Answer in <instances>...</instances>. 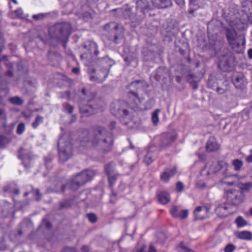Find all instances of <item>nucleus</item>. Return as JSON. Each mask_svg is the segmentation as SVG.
Listing matches in <instances>:
<instances>
[{
	"label": "nucleus",
	"instance_id": "1",
	"mask_svg": "<svg viewBox=\"0 0 252 252\" xmlns=\"http://www.w3.org/2000/svg\"><path fill=\"white\" fill-rule=\"evenodd\" d=\"M80 142L83 147L92 146L97 150L107 152L112 149L113 138L112 133L105 128L96 126L94 127L91 136L88 130H84L83 136L80 137Z\"/></svg>",
	"mask_w": 252,
	"mask_h": 252
},
{
	"label": "nucleus",
	"instance_id": "2",
	"mask_svg": "<svg viewBox=\"0 0 252 252\" xmlns=\"http://www.w3.org/2000/svg\"><path fill=\"white\" fill-rule=\"evenodd\" d=\"M94 95L85 88L78 92L77 97L80 100L79 111L85 117L90 116L101 110L102 101L96 98H92Z\"/></svg>",
	"mask_w": 252,
	"mask_h": 252
},
{
	"label": "nucleus",
	"instance_id": "3",
	"mask_svg": "<svg viewBox=\"0 0 252 252\" xmlns=\"http://www.w3.org/2000/svg\"><path fill=\"white\" fill-rule=\"evenodd\" d=\"M72 27L68 22L58 23L49 28L50 37L62 44L65 48L66 44L71 34Z\"/></svg>",
	"mask_w": 252,
	"mask_h": 252
},
{
	"label": "nucleus",
	"instance_id": "4",
	"mask_svg": "<svg viewBox=\"0 0 252 252\" xmlns=\"http://www.w3.org/2000/svg\"><path fill=\"white\" fill-rule=\"evenodd\" d=\"M94 175L92 170H85L72 177L67 183L66 185H63L61 187V191L64 192L67 187L73 191H75L88 182L90 181Z\"/></svg>",
	"mask_w": 252,
	"mask_h": 252
},
{
	"label": "nucleus",
	"instance_id": "5",
	"mask_svg": "<svg viewBox=\"0 0 252 252\" xmlns=\"http://www.w3.org/2000/svg\"><path fill=\"white\" fill-rule=\"evenodd\" d=\"M242 5L245 9L241 11L240 17H236L239 22L234 24L235 28L239 31H245L248 25H252V0H245L242 2Z\"/></svg>",
	"mask_w": 252,
	"mask_h": 252
},
{
	"label": "nucleus",
	"instance_id": "6",
	"mask_svg": "<svg viewBox=\"0 0 252 252\" xmlns=\"http://www.w3.org/2000/svg\"><path fill=\"white\" fill-rule=\"evenodd\" d=\"M104 30L107 32V37L113 43H121L124 37V29L116 23L110 22L104 26Z\"/></svg>",
	"mask_w": 252,
	"mask_h": 252
},
{
	"label": "nucleus",
	"instance_id": "7",
	"mask_svg": "<svg viewBox=\"0 0 252 252\" xmlns=\"http://www.w3.org/2000/svg\"><path fill=\"white\" fill-rule=\"evenodd\" d=\"M126 103L123 100H115L111 104L110 111L113 115L120 119L121 122L125 125L128 124L130 117L126 109Z\"/></svg>",
	"mask_w": 252,
	"mask_h": 252
},
{
	"label": "nucleus",
	"instance_id": "8",
	"mask_svg": "<svg viewBox=\"0 0 252 252\" xmlns=\"http://www.w3.org/2000/svg\"><path fill=\"white\" fill-rule=\"evenodd\" d=\"M58 145L59 159L62 162L66 161L72 156V145L70 142L65 141L63 135L60 136Z\"/></svg>",
	"mask_w": 252,
	"mask_h": 252
},
{
	"label": "nucleus",
	"instance_id": "9",
	"mask_svg": "<svg viewBox=\"0 0 252 252\" xmlns=\"http://www.w3.org/2000/svg\"><path fill=\"white\" fill-rule=\"evenodd\" d=\"M226 36L230 46L233 49L239 48L245 45V39L243 35H237L233 29L227 28L225 30Z\"/></svg>",
	"mask_w": 252,
	"mask_h": 252
},
{
	"label": "nucleus",
	"instance_id": "10",
	"mask_svg": "<svg viewBox=\"0 0 252 252\" xmlns=\"http://www.w3.org/2000/svg\"><path fill=\"white\" fill-rule=\"evenodd\" d=\"M145 82L142 80H136L132 82L128 85V88L130 91L128 93V96L130 99V101L136 105H138L141 103L143 98H140L137 94V92L133 90L132 89L135 88L136 90H141L145 85Z\"/></svg>",
	"mask_w": 252,
	"mask_h": 252
},
{
	"label": "nucleus",
	"instance_id": "11",
	"mask_svg": "<svg viewBox=\"0 0 252 252\" xmlns=\"http://www.w3.org/2000/svg\"><path fill=\"white\" fill-rule=\"evenodd\" d=\"M236 63L234 55L232 53H228L221 57L218 66L223 71H230L233 70Z\"/></svg>",
	"mask_w": 252,
	"mask_h": 252
},
{
	"label": "nucleus",
	"instance_id": "12",
	"mask_svg": "<svg viewBox=\"0 0 252 252\" xmlns=\"http://www.w3.org/2000/svg\"><path fill=\"white\" fill-rule=\"evenodd\" d=\"M96 65L100 68L99 71L102 73L107 72L108 76L111 67L115 63L114 60L111 59L103 52V55H99L95 60Z\"/></svg>",
	"mask_w": 252,
	"mask_h": 252
},
{
	"label": "nucleus",
	"instance_id": "13",
	"mask_svg": "<svg viewBox=\"0 0 252 252\" xmlns=\"http://www.w3.org/2000/svg\"><path fill=\"white\" fill-rule=\"evenodd\" d=\"M113 11H116V16L118 17L128 19L132 23H139L140 22L137 15L136 13L132 12L131 7L127 4L122 8L115 9Z\"/></svg>",
	"mask_w": 252,
	"mask_h": 252
},
{
	"label": "nucleus",
	"instance_id": "14",
	"mask_svg": "<svg viewBox=\"0 0 252 252\" xmlns=\"http://www.w3.org/2000/svg\"><path fill=\"white\" fill-rule=\"evenodd\" d=\"M226 199L228 204L237 206L243 201L242 191L236 189H229L226 191Z\"/></svg>",
	"mask_w": 252,
	"mask_h": 252
},
{
	"label": "nucleus",
	"instance_id": "15",
	"mask_svg": "<svg viewBox=\"0 0 252 252\" xmlns=\"http://www.w3.org/2000/svg\"><path fill=\"white\" fill-rule=\"evenodd\" d=\"M84 48L88 50V52L87 53H84V54L81 55L82 58L85 57L89 59V57H88V54L91 57V60L94 61L100 55H103V51L99 52L98 50L97 44L94 41H90L87 42L84 45Z\"/></svg>",
	"mask_w": 252,
	"mask_h": 252
},
{
	"label": "nucleus",
	"instance_id": "16",
	"mask_svg": "<svg viewBox=\"0 0 252 252\" xmlns=\"http://www.w3.org/2000/svg\"><path fill=\"white\" fill-rule=\"evenodd\" d=\"M231 81L237 89H245L248 84V80L244 74L241 72H234L231 75Z\"/></svg>",
	"mask_w": 252,
	"mask_h": 252
},
{
	"label": "nucleus",
	"instance_id": "17",
	"mask_svg": "<svg viewBox=\"0 0 252 252\" xmlns=\"http://www.w3.org/2000/svg\"><path fill=\"white\" fill-rule=\"evenodd\" d=\"M29 148L21 147L19 150L18 158L26 169L30 167V161L35 158Z\"/></svg>",
	"mask_w": 252,
	"mask_h": 252
},
{
	"label": "nucleus",
	"instance_id": "18",
	"mask_svg": "<svg viewBox=\"0 0 252 252\" xmlns=\"http://www.w3.org/2000/svg\"><path fill=\"white\" fill-rule=\"evenodd\" d=\"M159 150L156 146H151L146 151L144 162L146 165L150 164L158 156Z\"/></svg>",
	"mask_w": 252,
	"mask_h": 252
},
{
	"label": "nucleus",
	"instance_id": "19",
	"mask_svg": "<svg viewBox=\"0 0 252 252\" xmlns=\"http://www.w3.org/2000/svg\"><path fill=\"white\" fill-rule=\"evenodd\" d=\"M149 8L147 0H139L136 2L137 12L136 14L140 21L144 18L145 11Z\"/></svg>",
	"mask_w": 252,
	"mask_h": 252
},
{
	"label": "nucleus",
	"instance_id": "20",
	"mask_svg": "<svg viewBox=\"0 0 252 252\" xmlns=\"http://www.w3.org/2000/svg\"><path fill=\"white\" fill-rule=\"evenodd\" d=\"M200 7V0H189V7L188 11L189 18H192L196 16L197 10Z\"/></svg>",
	"mask_w": 252,
	"mask_h": 252
},
{
	"label": "nucleus",
	"instance_id": "21",
	"mask_svg": "<svg viewBox=\"0 0 252 252\" xmlns=\"http://www.w3.org/2000/svg\"><path fill=\"white\" fill-rule=\"evenodd\" d=\"M24 86L27 93L30 94L35 90L37 82L35 79L28 77L24 81Z\"/></svg>",
	"mask_w": 252,
	"mask_h": 252
},
{
	"label": "nucleus",
	"instance_id": "22",
	"mask_svg": "<svg viewBox=\"0 0 252 252\" xmlns=\"http://www.w3.org/2000/svg\"><path fill=\"white\" fill-rule=\"evenodd\" d=\"M223 162L222 161L217 162L211 161L207 163V167H209V169L208 171L209 174L215 173L220 171L223 166Z\"/></svg>",
	"mask_w": 252,
	"mask_h": 252
},
{
	"label": "nucleus",
	"instance_id": "23",
	"mask_svg": "<svg viewBox=\"0 0 252 252\" xmlns=\"http://www.w3.org/2000/svg\"><path fill=\"white\" fill-rule=\"evenodd\" d=\"M177 173L176 167L172 168L166 169L160 175V179L164 182H167Z\"/></svg>",
	"mask_w": 252,
	"mask_h": 252
},
{
	"label": "nucleus",
	"instance_id": "24",
	"mask_svg": "<svg viewBox=\"0 0 252 252\" xmlns=\"http://www.w3.org/2000/svg\"><path fill=\"white\" fill-rule=\"evenodd\" d=\"M153 5L158 9H164L173 5L172 0H151Z\"/></svg>",
	"mask_w": 252,
	"mask_h": 252
},
{
	"label": "nucleus",
	"instance_id": "25",
	"mask_svg": "<svg viewBox=\"0 0 252 252\" xmlns=\"http://www.w3.org/2000/svg\"><path fill=\"white\" fill-rule=\"evenodd\" d=\"M229 82L225 79H222L215 90L219 94H223L229 90Z\"/></svg>",
	"mask_w": 252,
	"mask_h": 252
},
{
	"label": "nucleus",
	"instance_id": "26",
	"mask_svg": "<svg viewBox=\"0 0 252 252\" xmlns=\"http://www.w3.org/2000/svg\"><path fill=\"white\" fill-rule=\"evenodd\" d=\"M222 79L219 76L215 74H211L207 81L208 88L215 91Z\"/></svg>",
	"mask_w": 252,
	"mask_h": 252
},
{
	"label": "nucleus",
	"instance_id": "27",
	"mask_svg": "<svg viewBox=\"0 0 252 252\" xmlns=\"http://www.w3.org/2000/svg\"><path fill=\"white\" fill-rule=\"evenodd\" d=\"M175 136L170 134H163L160 139V146L162 147H167L175 139Z\"/></svg>",
	"mask_w": 252,
	"mask_h": 252
},
{
	"label": "nucleus",
	"instance_id": "28",
	"mask_svg": "<svg viewBox=\"0 0 252 252\" xmlns=\"http://www.w3.org/2000/svg\"><path fill=\"white\" fill-rule=\"evenodd\" d=\"M155 79L159 81L160 80L165 78L167 75V69L164 66L159 67L153 73Z\"/></svg>",
	"mask_w": 252,
	"mask_h": 252
},
{
	"label": "nucleus",
	"instance_id": "29",
	"mask_svg": "<svg viewBox=\"0 0 252 252\" xmlns=\"http://www.w3.org/2000/svg\"><path fill=\"white\" fill-rule=\"evenodd\" d=\"M219 148L216 139L214 137H210L206 145V149L207 152H212L217 151Z\"/></svg>",
	"mask_w": 252,
	"mask_h": 252
},
{
	"label": "nucleus",
	"instance_id": "30",
	"mask_svg": "<svg viewBox=\"0 0 252 252\" xmlns=\"http://www.w3.org/2000/svg\"><path fill=\"white\" fill-rule=\"evenodd\" d=\"M3 190L4 193L12 195L14 199L13 195L16 192V184L14 182L6 184L3 187Z\"/></svg>",
	"mask_w": 252,
	"mask_h": 252
},
{
	"label": "nucleus",
	"instance_id": "31",
	"mask_svg": "<svg viewBox=\"0 0 252 252\" xmlns=\"http://www.w3.org/2000/svg\"><path fill=\"white\" fill-rule=\"evenodd\" d=\"M29 64L27 62L22 61L17 64V74L18 75L26 74L28 72Z\"/></svg>",
	"mask_w": 252,
	"mask_h": 252
},
{
	"label": "nucleus",
	"instance_id": "32",
	"mask_svg": "<svg viewBox=\"0 0 252 252\" xmlns=\"http://www.w3.org/2000/svg\"><path fill=\"white\" fill-rule=\"evenodd\" d=\"M107 76V72H105V73L104 74L99 71L97 76L90 75V80L92 82L99 83H102L105 80Z\"/></svg>",
	"mask_w": 252,
	"mask_h": 252
},
{
	"label": "nucleus",
	"instance_id": "33",
	"mask_svg": "<svg viewBox=\"0 0 252 252\" xmlns=\"http://www.w3.org/2000/svg\"><path fill=\"white\" fill-rule=\"evenodd\" d=\"M67 0H61V3L63 6L62 11L63 14H69L71 13L73 9V4L72 2H66Z\"/></svg>",
	"mask_w": 252,
	"mask_h": 252
},
{
	"label": "nucleus",
	"instance_id": "34",
	"mask_svg": "<svg viewBox=\"0 0 252 252\" xmlns=\"http://www.w3.org/2000/svg\"><path fill=\"white\" fill-rule=\"evenodd\" d=\"M209 211V208L206 206L197 207L193 212L195 219L203 220L204 218V217L202 216L201 215H198V213H201L202 212H204L205 213H206L208 212Z\"/></svg>",
	"mask_w": 252,
	"mask_h": 252
},
{
	"label": "nucleus",
	"instance_id": "35",
	"mask_svg": "<svg viewBox=\"0 0 252 252\" xmlns=\"http://www.w3.org/2000/svg\"><path fill=\"white\" fill-rule=\"evenodd\" d=\"M159 202L162 204H165L170 201L169 194L165 191L159 192L158 195Z\"/></svg>",
	"mask_w": 252,
	"mask_h": 252
},
{
	"label": "nucleus",
	"instance_id": "36",
	"mask_svg": "<svg viewBox=\"0 0 252 252\" xmlns=\"http://www.w3.org/2000/svg\"><path fill=\"white\" fill-rule=\"evenodd\" d=\"M227 207L225 203L219 204L216 208V214L220 217H225L227 215Z\"/></svg>",
	"mask_w": 252,
	"mask_h": 252
},
{
	"label": "nucleus",
	"instance_id": "37",
	"mask_svg": "<svg viewBox=\"0 0 252 252\" xmlns=\"http://www.w3.org/2000/svg\"><path fill=\"white\" fill-rule=\"evenodd\" d=\"M3 63L8 68V70L6 72V75L11 77L13 75V72L11 70L13 65L9 62L8 58L6 56H4L2 58H0V63Z\"/></svg>",
	"mask_w": 252,
	"mask_h": 252
},
{
	"label": "nucleus",
	"instance_id": "38",
	"mask_svg": "<svg viewBox=\"0 0 252 252\" xmlns=\"http://www.w3.org/2000/svg\"><path fill=\"white\" fill-rule=\"evenodd\" d=\"M238 237L241 239L251 240L252 233L248 231H243L239 233Z\"/></svg>",
	"mask_w": 252,
	"mask_h": 252
},
{
	"label": "nucleus",
	"instance_id": "39",
	"mask_svg": "<svg viewBox=\"0 0 252 252\" xmlns=\"http://www.w3.org/2000/svg\"><path fill=\"white\" fill-rule=\"evenodd\" d=\"M72 201L71 199H65L60 203L59 209L63 210L70 207L72 205Z\"/></svg>",
	"mask_w": 252,
	"mask_h": 252
},
{
	"label": "nucleus",
	"instance_id": "40",
	"mask_svg": "<svg viewBox=\"0 0 252 252\" xmlns=\"http://www.w3.org/2000/svg\"><path fill=\"white\" fill-rule=\"evenodd\" d=\"M54 158V156L52 154H49L48 156L44 157V163L48 169H50L52 166V159Z\"/></svg>",
	"mask_w": 252,
	"mask_h": 252
},
{
	"label": "nucleus",
	"instance_id": "41",
	"mask_svg": "<svg viewBox=\"0 0 252 252\" xmlns=\"http://www.w3.org/2000/svg\"><path fill=\"white\" fill-rule=\"evenodd\" d=\"M15 126V123H12L9 125H6V124H3L2 127H0V132H2L1 129H4L5 133L9 134L11 133L12 131L13 130Z\"/></svg>",
	"mask_w": 252,
	"mask_h": 252
},
{
	"label": "nucleus",
	"instance_id": "42",
	"mask_svg": "<svg viewBox=\"0 0 252 252\" xmlns=\"http://www.w3.org/2000/svg\"><path fill=\"white\" fill-rule=\"evenodd\" d=\"M75 14L79 18L82 19L85 21H87L91 19V14L88 11L83 13L78 12L76 13Z\"/></svg>",
	"mask_w": 252,
	"mask_h": 252
},
{
	"label": "nucleus",
	"instance_id": "43",
	"mask_svg": "<svg viewBox=\"0 0 252 252\" xmlns=\"http://www.w3.org/2000/svg\"><path fill=\"white\" fill-rule=\"evenodd\" d=\"M232 164L235 171H240L243 165V162L239 159H235L232 160Z\"/></svg>",
	"mask_w": 252,
	"mask_h": 252
},
{
	"label": "nucleus",
	"instance_id": "44",
	"mask_svg": "<svg viewBox=\"0 0 252 252\" xmlns=\"http://www.w3.org/2000/svg\"><path fill=\"white\" fill-rule=\"evenodd\" d=\"M10 141V138L0 134V149L4 148Z\"/></svg>",
	"mask_w": 252,
	"mask_h": 252
},
{
	"label": "nucleus",
	"instance_id": "45",
	"mask_svg": "<svg viewBox=\"0 0 252 252\" xmlns=\"http://www.w3.org/2000/svg\"><path fill=\"white\" fill-rule=\"evenodd\" d=\"M240 191L243 192H248L252 189V182H247L242 184L240 187Z\"/></svg>",
	"mask_w": 252,
	"mask_h": 252
},
{
	"label": "nucleus",
	"instance_id": "46",
	"mask_svg": "<svg viewBox=\"0 0 252 252\" xmlns=\"http://www.w3.org/2000/svg\"><path fill=\"white\" fill-rule=\"evenodd\" d=\"M159 109H156L152 114V120L154 126H157L159 121L158 113Z\"/></svg>",
	"mask_w": 252,
	"mask_h": 252
},
{
	"label": "nucleus",
	"instance_id": "47",
	"mask_svg": "<svg viewBox=\"0 0 252 252\" xmlns=\"http://www.w3.org/2000/svg\"><path fill=\"white\" fill-rule=\"evenodd\" d=\"M235 222L237 227L239 228L245 226L247 223V221L241 216H239L236 218Z\"/></svg>",
	"mask_w": 252,
	"mask_h": 252
},
{
	"label": "nucleus",
	"instance_id": "48",
	"mask_svg": "<svg viewBox=\"0 0 252 252\" xmlns=\"http://www.w3.org/2000/svg\"><path fill=\"white\" fill-rule=\"evenodd\" d=\"M43 122V117L40 115H37L34 121L32 123V126L34 128H36L39 126V125L40 124L42 123Z\"/></svg>",
	"mask_w": 252,
	"mask_h": 252
},
{
	"label": "nucleus",
	"instance_id": "49",
	"mask_svg": "<svg viewBox=\"0 0 252 252\" xmlns=\"http://www.w3.org/2000/svg\"><path fill=\"white\" fill-rule=\"evenodd\" d=\"M118 176V175L115 173L107 176L109 181V186L110 187H113V185L115 184V182L117 179Z\"/></svg>",
	"mask_w": 252,
	"mask_h": 252
},
{
	"label": "nucleus",
	"instance_id": "50",
	"mask_svg": "<svg viewBox=\"0 0 252 252\" xmlns=\"http://www.w3.org/2000/svg\"><path fill=\"white\" fill-rule=\"evenodd\" d=\"M0 104H1L2 103L1 96L6 95L8 90L6 86H2L0 83Z\"/></svg>",
	"mask_w": 252,
	"mask_h": 252
},
{
	"label": "nucleus",
	"instance_id": "51",
	"mask_svg": "<svg viewBox=\"0 0 252 252\" xmlns=\"http://www.w3.org/2000/svg\"><path fill=\"white\" fill-rule=\"evenodd\" d=\"M63 108L64 111L67 112L69 114H71L74 110V107L70 105L68 103H63Z\"/></svg>",
	"mask_w": 252,
	"mask_h": 252
},
{
	"label": "nucleus",
	"instance_id": "52",
	"mask_svg": "<svg viewBox=\"0 0 252 252\" xmlns=\"http://www.w3.org/2000/svg\"><path fill=\"white\" fill-rule=\"evenodd\" d=\"M112 163H109L107 164L105 166V171L107 176L114 174L113 173L114 169L112 166Z\"/></svg>",
	"mask_w": 252,
	"mask_h": 252
},
{
	"label": "nucleus",
	"instance_id": "53",
	"mask_svg": "<svg viewBox=\"0 0 252 252\" xmlns=\"http://www.w3.org/2000/svg\"><path fill=\"white\" fill-rule=\"evenodd\" d=\"M28 15H25L22 9L18 8L17 9V17L22 19H28Z\"/></svg>",
	"mask_w": 252,
	"mask_h": 252
},
{
	"label": "nucleus",
	"instance_id": "54",
	"mask_svg": "<svg viewBox=\"0 0 252 252\" xmlns=\"http://www.w3.org/2000/svg\"><path fill=\"white\" fill-rule=\"evenodd\" d=\"M25 130V125L23 123H20L17 127V133L22 134Z\"/></svg>",
	"mask_w": 252,
	"mask_h": 252
},
{
	"label": "nucleus",
	"instance_id": "55",
	"mask_svg": "<svg viewBox=\"0 0 252 252\" xmlns=\"http://www.w3.org/2000/svg\"><path fill=\"white\" fill-rule=\"evenodd\" d=\"M87 218L92 223H95L97 220V218L95 214L89 213L87 214Z\"/></svg>",
	"mask_w": 252,
	"mask_h": 252
},
{
	"label": "nucleus",
	"instance_id": "56",
	"mask_svg": "<svg viewBox=\"0 0 252 252\" xmlns=\"http://www.w3.org/2000/svg\"><path fill=\"white\" fill-rule=\"evenodd\" d=\"M47 15V13H39L38 14L33 15L32 17L35 20H40L43 19Z\"/></svg>",
	"mask_w": 252,
	"mask_h": 252
},
{
	"label": "nucleus",
	"instance_id": "57",
	"mask_svg": "<svg viewBox=\"0 0 252 252\" xmlns=\"http://www.w3.org/2000/svg\"><path fill=\"white\" fill-rule=\"evenodd\" d=\"M9 6L10 11L8 13V16L11 19H15L16 18V10L12 9V5L10 2H9Z\"/></svg>",
	"mask_w": 252,
	"mask_h": 252
},
{
	"label": "nucleus",
	"instance_id": "58",
	"mask_svg": "<svg viewBox=\"0 0 252 252\" xmlns=\"http://www.w3.org/2000/svg\"><path fill=\"white\" fill-rule=\"evenodd\" d=\"M170 213L171 215L174 217H178L179 216V212H178V208L176 206H173L171 210Z\"/></svg>",
	"mask_w": 252,
	"mask_h": 252
},
{
	"label": "nucleus",
	"instance_id": "59",
	"mask_svg": "<svg viewBox=\"0 0 252 252\" xmlns=\"http://www.w3.org/2000/svg\"><path fill=\"white\" fill-rule=\"evenodd\" d=\"M235 249V246L232 244L227 245L224 249V252H233Z\"/></svg>",
	"mask_w": 252,
	"mask_h": 252
},
{
	"label": "nucleus",
	"instance_id": "60",
	"mask_svg": "<svg viewBox=\"0 0 252 252\" xmlns=\"http://www.w3.org/2000/svg\"><path fill=\"white\" fill-rule=\"evenodd\" d=\"M184 188V186L181 182L179 181L176 183V189L177 192L182 191Z\"/></svg>",
	"mask_w": 252,
	"mask_h": 252
},
{
	"label": "nucleus",
	"instance_id": "61",
	"mask_svg": "<svg viewBox=\"0 0 252 252\" xmlns=\"http://www.w3.org/2000/svg\"><path fill=\"white\" fill-rule=\"evenodd\" d=\"M188 215V211L187 210H183L179 213V216L181 219H186Z\"/></svg>",
	"mask_w": 252,
	"mask_h": 252
},
{
	"label": "nucleus",
	"instance_id": "62",
	"mask_svg": "<svg viewBox=\"0 0 252 252\" xmlns=\"http://www.w3.org/2000/svg\"><path fill=\"white\" fill-rule=\"evenodd\" d=\"M61 252H77L74 247H65L63 249Z\"/></svg>",
	"mask_w": 252,
	"mask_h": 252
},
{
	"label": "nucleus",
	"instance_id": "63",
	"mask_svg": "<svg viewBox=\"0 0 252 252\" xmlns=\"http://www.w3.org/2000/svg\"><path fill=\"white\" fill-rule=\"evenodd\" d=\"M42 224L47 229L51 228L52 226L51 223L46 219H43Z\"/></svg>",
	"mask_w": 252,
	"mask_h": 252
},
{
	"label": "nucleus",
	"instance_id": "64",
	"mask_svg": "<svg viewBox=\"0 0 252 252\" xmlns=\"http://www.w3.org/2000/svg\"><path fill=\"white\" fill-rule=\"evenodd\" d=\"M250 155L246 158V160L248 163H252V149L250 150Z\"/></svg>",
	"mask_w": 252,
	"mask_h": 252
}]
</instances>
